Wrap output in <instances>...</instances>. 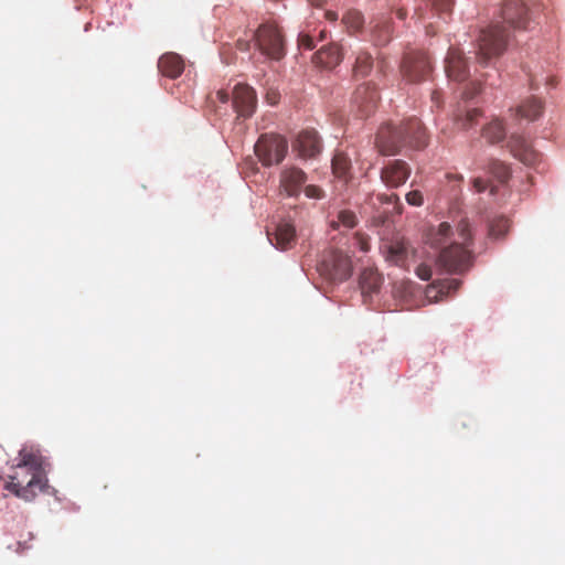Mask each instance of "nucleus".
<instances>
[{
	"instance_id": "f257e3e1",
	"label": "nucleus",
	"mask_w": 565,
	"mask_h": 565,
	"mask_svg": "<svg viewBox=\"0 0 565 565\" xmlns=\"http://www.w3.org/2000/svg\"><path fill=\"white\" fill-rule=\"evenodd\" d=\"M426 243L440 249L437 265L451 274H461L472 265V233L467 220H461L456 228L447 222L433 227L426 234Z\"/></svg>"
},
{
	"instance_id": "f03ea898",
	"label": "nucleus",
	"mask_w": 565,
	"mask_h": 565,
	"mask_svg": "<svg viewBox=\"0 0 565 565\" xmlns=\"http://www.w3.org/2000/svg\"><path fill=\"white\" fill-rule=\"evenodd\" d=\"M8 478L4 487L8 491L26 502L34 500L47 486L44 459L40 451L33 447H23Z\"/></svg>"
},
{
	"instance_id": "7ed1b4c3",
	"label": "nucleus",
	"mask_w": 565,
	"mask_h": 565,
	"mask_svg": "<svg viewBox=\"0 0 565 565\" xmlns=\"http://www.w3.org/2000/svg\"><path fill=\"white\" fill-rule=\"evenodd\" d=\"M426 145V131L417 118H409L398 125L386 122L379 128L375 138V146L383 156H394L405 146L419 149Z\"/></svg>"
},
{
	"instance_id": "20e7f679",
	"label": "nucleus",
	"mask_w": 565,
	"mask_h": 565,
	"mask_svg": "<svg viewBox=\"0 0 565 565\" xmlns=\"http://www.w3.org/2000/svg\"><path fill=\"white\" fill-rule=\"evenodd\" d=\"M509 36L508 29L499 22L481 30L478 38V62L486 65L491 58L500 56L507 47Z\"/></svg>"
},
{
	"instance_id": "39448f33",
	"label": "nucleus",
	"mask_w": 565,
	"mask_h": 565,
	"mask_svg": "<svg viewBox=\"0 0 565 565\" xmlns=\"http://www.w3.org/2000/svg\"><path fill=\"white\" fill-rule=\"evenodd\" d=\"M255 153L259 161L266 166L280 163L288 151L287 140L279 135H262L255 143Z\"/></svg>"
},
{
	"instance_id": "423d86ee",
	"label": "nucleus",
	"mask_w": 565,
	"mask_h": 565,
	"mask_svg": "<svg viewBox=\"0 0 565 565\" xmlns=\"http://www.w3.org/2000/svg\"><path fill=\"white\" fill-rule=\"evenodd\" d=\"M254 38L256 45L263 54L276 61L284 57V38L277 25L273 23H264L259 25Z\"/></svg>"
},
{
	"instance_id": "0eeeda50",
	"label": "nucleus",
	"mask_w": 565,
	"mask_h": 565,
	"mask_svg": "<svg viewBox=\"0 0 565 565\" xmlns=\"http://www.w3.org/2000/svg\"><path fill=\"white\" fill-rule=\"evenodd\" d=\"M319 270L331 281H344L352 275V263L344 253L330 250L320 262Z\"/></svg>"
},
{
	"instance_id": "6e6552de",
	"label": "nucleus",
	"mask_w": 565,
	"mask_h": 565,
	"mask_svg": "<svg viewBox=\"0 0 565 565\" xmlns=\"http://www.w3.org/2000/svg\"><path fill=\"white\" fill-rule=\"evenodd\" d=\"M430 72L431 64L427 53L423 51H413L404 56L402 73L408 82L415 83L426 79Z\"/></svg>"
},
{
	"instance_id": "1a4fd4ad",
	"label": "nucleus",
	"mask_w": 565,
	"mask_h": 565,
	"mask_svg": "<svg viewBox=\"0 0 565 565\" xmlns=\"http://www.w3.org/2000/svg\"><path fill=\"white\" fill-rule=\"evenodd\" d=\"M385 259L396 266L405 267L415 258L416 248L402 236H396L383 245Z\"/></svg>"
},
{
	"instance_id": "9d476101",
	"label": "nucleus",
	"mask_w": 565,
	"mask_h": 565,
	"mask_svg": "<svg viewBox=\"0 0 565 565\" xmlns=\"http://www.w3.org/2000/svg\"><path fill=\"white\" fill-rule=\"evenodd\" d=\"M501 19L514 30H525L529 24L527 8L520 0H507L501 9Z\"/></svg>"
},
{
	"instance_id": "9b49d317",
	"label": "nucleus",
	"mask_w": 565,
	"mask_h": 565,
	"mask_svg": "<svg viewBox=\"0 0 565 565\" xmlns=\"http://www.w3.org/2000/svg\"><path fill=\"white\" fill-rule=\"evenodd\" d=\"M307 181V174L297 167H285L279 175L280 193L290 198H297L303 184Z\"/></svg>"
},
{
	"instance_id": "f8f14e48",
	"label": "nucleus",
	"mask_w": 565,
	"mask_h": 565,
	"mask_svg": "<svg viewBox=\"0 0 565 565\" xmlns=\"http://www.w3.org/2000/svg\"><path fill=\"white\" fill-rule=\"evenodd\" d=\"M257 105L256 92L247 84H237L233 89V107L241 117H250Z\"/></svg>"
},
{
	"instance_id": "ddd939ff",
	"label": "nucleus",
	"mask_w": 565,
	"mask_h": 565,
	"mask_svg": "<svg viewBox=\"0 0 565 565\" xmlns=\"http://www.w3.org/2000/svg\"><path fill=\"white\" fill-rule=\"evenodd\" d=\"M292 149L302 159L316 158L322 150V142L318 132L313 129L300 131L292 142Z\"/></svg>"
},
{
	"instance_id": "4468645a",
	"label": "nucleus",
	"mask_w": 565,
	"mask_h": 565,
	"mask_svg": "<svg viewBox=\"0 0 565 565\" xmlns=\"http://www.w3.org/2000/svg\"><path fill=\"white\" fill-rule=\"evenodd\" d=\"M379 93L374 85L364 83L353 94V104L361 117H367L374 113L379 103Z\"/></svg>"
},
{
	"instance_id": "2eb2a0df",
	"label": "nucleus",
	"mask_w": 565,
	"mask_h": 565,
	"mask_svg": "<svg viewBox=\"0 0 565 565\" xmlns=\"http://www.w3.org/2000/svg\"><path fill=\"white\" fill-rule=\"evenodd\" d=\"M411 167L403 160H391L381 170V180L390 188H398L411 175Z\"/></svg>"
},
{
	"instance_id": "dca6fc26",
	"label": "nucleus",
	"mask_w": 565,
	"mask_h": 565,
	"mask_svg": "<svg viewBox=\"0 0 565 565\" xmlns=\"http://www.w3.org/2000/svg\"><path fill=\"white\" fill-rule=\"evenodd\" d=\"M447 76L456 82H463L468 77L467 61L458 47H450L445 60Z\"/></svg>"
},
{
	"instance_id": "f3484780",
	"label": "nucleus",
	"mask_w": 565,
	"mask_h": 565,
	"mask_svg": "<svg viewBox=\"0 0 565 565\" xmlns=\"http://www.w3.org/2000/svg\"><path fill=\"white\" fill-rule=\"evenodd\" d=\"M509 148L513 157L526 166H534L540 160V154L532 148V145L522 136L512 135L509 140Z\"/></svg>"
},
{
	"instance_id": "a211bd4d",
	"label": "nucleus",
	"mask_w": 565,
	"mask_h": 565,
	"mask_svg": "<svg viewBox=\"0 0 565 565\" xmlns=\"http://www.w3.org/2000/svg\"><path fill=\"white\" fill-rule=\"evenodd\" d=\"M158 68L163 76L177 78L184 71V62L179 54L169 52L159 58Z\"/></svg>"
},
{
	"instance_id": "6ab92c4d",
	"label": "nucleus",
	"mask_w": 565,
	"mask_h": 565,
	"mask_svg": "<svg viewBox=\"0 0 565 565\" xmlns=\"http://www.w3.org/2000/svg\"><path fill=\"white\" fill-rule=\"evenodd\" d=\"M459 279L450 278L431 284L426 289V296L434 301H441L445 297L456 292L460 287Z\"/></svg>"
},
{
	"instance_id": "aec40b11",
	"label": "nucleus",
	"mask_w": 565,
	"mask_h": 565,
	"mask_svg": "<svg viewBox=\"0 0 565 565\" xmlns=\"http://www.w3.org/2000/svg\"><path fill=\"white\" fill-rule=\"evenodd\" d=\"M342 58L341 47L338 44H330L321 47L315 54L313 61L322 67L333 68L341 63Z\"/></svg>"
},
{
	"instance_id": "412c9836",
	"label": "nucleus",
	"mask_w": 565,
	"mask_h": 565,
	"mask_svg": "<svg viewBox=\"0 0 565 565\" xmlns=\"http://www.w3.org/2000/svg\"><path fill=\"white\" fill-rule=\"evenodd\" d=\"M269 241L281 250L291 248L296 241L294 225L289 222H280L276 226L274 238H269Z\"/></svg>"
},
{
	"instance_id": "4be33fe9",
	"label": "nucleus",
	"mask_w": 565,
	"mask_h": 565,
	"mask_svg": "<svg viewBox=\"0 0 565 565\" xmlns=\"http://www.w3.org/2000/svg\"><path fill=\"white\" fill-rule=\"evenodd\" d=\"M543 113V104L537 97H529L524 99L516 108L515 115L527 120L537 119Z\"/></svg>"
},
{
	"instance_id": "5701e85b",
	"label": "nucleus",
	"mask_w": 565,
	"mask_h": 565,
	"mask_svg": "<svg viewBox=\"0 0 565 565\" xmlns=\"http://www.w3.org/2000/svg\"><path fill=\"white\" fill-rule=\"evenodd\" d=\"M382 285L381 274L372 268H366L361 273L360 287L363 295L377 292Z\"/></svg>"
},
{
	"instance_id": "b1692460",
	"label": "nucleus",
	"mask_w": 565,
	"mask_h": 565,
	"mask_svg": "<svg viewBox=\"0 0 565 565\" xmlns=\"http://www.w3.org/2000/svg\"><path fill=\"white\" fill-rule=\"evenodd\" d=\"M482 136L490 143H497L502 141L505 137V128L502 121L499 119H494L491 122H489L487 126L483 127Z\"/></svg>"
},
{
	"instance_id": "393cba45",
	"label": "nucleus",
	"mask_w": 565,
	"mask_h": 565,
	"mask_svg": "<svg viewBox=\"0 0 565 565\" xmlns=\"http://www.w3.org/2000/svg\"><path fill=\"white\" fill-rule=\"evenodd\" d=\"M373 68V57L370 53L361 51L358 53L353 66V74L355 77L367 76Z\"/></svg>"
},
{
	"instance_id": "a878e982",
	"label": "nucleus",
	"mask_w": 565,
	"mask_h": 565,
	"mask_svg": "<svg viewBox=\"0 0 565 565\" xmlns=\"http://www.w3.org/2000/svg\"><path fill=\"white\" fill-rule=\"evenodd\" d=\"M375 45H384L391 40V24L387 21L375 23L371 28V39Z\"/></svg>"
},
{
	"instance_id": "bb28decb",
	"label": "nucleus",
	"mask_w": 565,
	"mask_h": 565,
	"mask_svg": "<svg viewBox=\"0 0 565 565\" xmlns=\"http://www.w3.org/2000/svg\"><path fill=\"white\" fill-rule=\"evenodd\" d=\"M342 23L350 34L360 32L364 24V18L358 10H349L342 18Z\"/></svg>"
},
{
	"instance_id": "cd10ccee",
	"label": "nucleus",
	"mask_w": 565,
	"mask_h": 565,
	"mask_svg": "<svg viewBox=\"0 0 565 565\" xmlns=\"http://www.w3.org/2000/svg\"><path fill=\"white\" fill-rule=\"evenodd\" d=\"M351 169L350 158L342 152L334 154L332 159V170L338 178L347 179Z\"/></svg>"
},
{
	"instance_id": "c85d7f7f",
	"label": "nucleus",
	"mask_w": 565,
	"mask_h": 565,
	"mask_svg": "<svg viewBox=\"0 0 565 565\" xmlns=\"http://www.w3.org/2000/svg\"><path fill=\"white\" fill-rule=\"evenodd\" d=\"M482 113L478 108L466 109L465 114L458 113L456 115V122L462 129H468L478 122Z\"/></svg>"
},
{
	"instance_id": "c756f323",
	"label": "nucleus",
	"mask_w": 565,
	"mask_h": 565,
	"mask_svg": "<svg viewBox=\"0 0 565 565\" xmlns=\"http://www.w3.org/2000/svg\"><path fill=\"white\" fill-rule=\"evenodd\" d=\"M510 228V221L504 216H497L489 223V236L491 238L503 237Z\"/></svg>"
},
{
	"instance_id": "7c9ffc66",
	"label": "nucleus",
	"mask_w": 565,
	"mask_h": 565,
	"mask_svg": "<svg viewBox=\"0 0 565 565\" xmlns=\"http://www.w3.org/2000/svg\"><path fill=\"white\" fill-rule=\"evenodd\" d=\"M489 171L501 183H505L510 178V168L499 160L493 159L489 162Z\"/></svg>"
},
{
	"instance_id": "2f4dec72",
	"label": "nucleus",
	"mask_w": 565,
	"mask_h": 565,
	"mask_svg": "<svg viewBox=\"0 0 565 565\" xmlns=\"http://www.w3.org/2000/svg\"><path fill=\"white\" fill-rule=\"evenodd\" d=\"M340 224L347 228H353L358 224L356 215L349 210L340 211L338 222H333V227H338Z\"/></svg>"
},
{
	"instance_id": "473e14b6",
	"label": "nucleus",
	"mask_w": 565,
	"mask_h": 565,
	"mask_svg": "<svg viewBox=\"0 0 565 565\" xmlns=\"http://www.w3.org/2000/svg\"><path fill=\"white\" fill-rule=\"evenodd\" d=\"M406 202L413 206H422L424 204V196L420 191L413 190L406 193Z\"/></svg>"
},
{
	"instance_id": "72a5a7b5",
	"label": "nucleus",
	"mask_w": 565,
	"mask_h": 565,
	"mask_svg": "<svg viewBox=\"0 0 565 565\" xmlns=\"http://www.w3.org/2000/svg\"><path fill=\"white\" fill-rule=\"evenodd\" d=\"M480 90H481V86L479 83H477V82L470 83L462 92V98L465 100L472 99L480 93Z\"/></svg>"
},
{
	"instance_id": "f704fd0d",
	"label": "nucleus",
	"mask_w": 565,
	"mask_h": 565,
	"mask_svg": "<svg viewBox=\"0 0 565 565\" xmlns=\"http://www.w3.org/2000/svg\"><path fill=\"white\" fill-rule=\"evenodd\" d=\"M305 194L309 199H322L323 198V190L319 188L318 185L309 184L305 186L303 189Z\"/></svg>"
},
{
	"instance_id": "c9c22d12",
	"label": "nucleus",
	"mask_w": 565,
	"mask_h": 565,
	"mask_svg": "<svg viewBox=\"0 0 565 565\" xmlns=\"http://www.w3.org/2000/svg\"><path fill=\"white\" fill-rule=\"evenodd\" d=\"M431 7L439 12H448L451 9L452 0H429Z\"/></svg>"
},
{
	"instance_id": "e433bc0d",
	"label": "nucleus",
	"mask_w": 565,
	"mask_h": 565,
	"mask_svg": "<svg viewBox=\"0 0 565 565\" xmlns=\"http://www.w3.org/2000/svg\"><path fill=\"white\" fill-rule=\"evenodd\" d=\"M381 201L386 203H393L395 205L396 213H402V203L399 202V198L397 194H390V195H380L379 196Z\"/></svg>"
},
{
	"instance_id": "4c0bfd02",
	"label": "nucleus",
	"mask_w": 565,
	"mask_h": 565,
	"mask_svg": "<svg viewBox=\"0 0 565 565\" xmlns=\"http://www.w3.org/2000/svg\"><path fill=\"white\" fill-rule=\"evenodd\" d=\"M298 44L300 47H302L305 50H312L315 47L312 38L305 32H301L299 34Z\"/></svg>"
},
{
	"instance_id": "58836bf2",
	"label": "nucleus",
	"mask_w": 565,
	"mask_h": 565,
	"mask_svg": "<svg viewBox=\"0 0 565 565\" xmlns=\"http://www.w3.org/2000/svg\"><path fill=\"white\" fill-rule=\"evenodd\" d=\"M416 275L422 280H429L431 278V268L426 264H420L416 268Z\"/></svg>"
},
{
	"instance_id": "ea45409f",
	"label": "nucleus",
	"mask_w": 565,
	"mask_h": 565,
	"mask_svg": "<svg viewBox=\"0 0 565 565\" xmlns=\"http://www.w3.org/2000/svg\"><path fill=\"white\" fill-rule=\"evenodd\" d=\"M472 186L476 192L481 193L486 191V189L488 188V183L481 178H475L472 181Z\"/></svg>"
},
{
	"instance_id": "a19ab883",
	"label": "nucleus",
	"mask_w": 565,
	"mask_h": 565,
	"mask_svg": "<svg viewBox=\"0 0 565 565\" xmlns=\"http://www.w3.org/2000/svg\"><path fill=\"white\" fill-rule=\"evenodd\" d=\"M216 98L217 100H220L221 103H227L230 100V95L227 92L223 90V89H220L216 92Z\"/></svg>"
},
{
	"instance_id": "79ce46f5",
	"label": "nucleus",
	"mask_w": 565,
	"mask_h": 565,
	"mask_svg": "<svg viewBox=\"0 0 565 565\" xmlns=\"http://www.w3.org/2000/svg\"><path fill=\"white\" fill-rule=\"evenodd\" d=\"M236 45L241 51H248L250 43L248 41L238 40Z\"/></svg>"
},
{
	"instance_id": "37998d69",
	"label": "nucleus",
	"mask_w": 565,
	"mask_h": 565,
	"mask_svg": "<svg viewBox=\"0 0 565 565\" xmlns=\"http://www.w3.org/2000/svg\"><path fill=\"white\" fill-rule=\"evenodd\" d=\"M324 17L327 20H329L331 22H334L338 20V14L334 11H329V10L326 11Z\"/></svg>"
},
{
	"instance_id": "c03bdc74",
	"label": "nucleus",
	"mask_w": 565,
	"mask_h": 565,
	"mask_svg": "<svg viewBox=\"0 0 565 565\" xmlns=\"http://www.w3.org/2000/svg\"><path fill=\"white\" fill-rule=\"evenodd\" d=\"M359 244H360V248L363 250V252H367L369 248H370V245H369V242L365 239V238H360L359 239Z\"/></svg>"
},
{
	"instance_id": "a18cd8bd",
	"label": "nucleus",
	"mask_w": 565,
	"mask_h": 565,
	"mask_svg": "<svg viewBox=\"0 0 565 565\" xmlns=\"http://www.w3.org/2000/svg\"><path fill=\"white\" fill-rule=\"evenodd\" d=\"M267 100L271 104V105H275L277 103V94L276 93H268L267 94Z\"/></svg>"
},
{
	"instance_id": "49530a36",
	"label": "nucleus",
	"mask_w": 565,
	"mask_h": 565,
	"mask_svg": "<svg viewBox=\"0 0 565 565\" xmlns=\"http://www.w3.org/2000/svg\"><path fill=\"white\" fill-rule=\"evenodd\" d=\"M308 1L312 7H316V8H321L326 2V0H308Z\"/></svg>"
},
{
	"instance_id": "de8ad7c7",
	"label": "nucleus",
	"mask_w": 565,
	"mask_h": 565,
	"mask_svg": "<svg viewBox=\"0 0 565 565\" xmlns=\"http://www.w3.org/2000/svg\"><path fill=\"white\" fill-rule=\"evenodd\" d=\"M431 99H433L434 103H436L438 105V103H439V93L437 90L433 92Z\"/></svg>"
},
{
	"instance_id": "09e8293b",
	"label": "nucleus",
	"mask_w": 565,
	"mask_h": 565,
	"mask_svg": "<svg viewBox=\"0 0 565 565\" xmlns=\"http://www.w3.org/2000/svg\"><path fill=\"white\" fill-rule=\"evenodd\" d=\"M397 17H398L399 19H404V18L406 17V12H405L403 9H399V10L397 11Z\"/></svg>"
},
{
	"instance_id": "8fccbe9b",
	"label": "nucleus",
	"mask_w": 565,
	"mask_h": 565,
	"mask_svg": "<svg viewBox=\"0 0 565 565\" xmlns=\"http://www.w3.org/2000/svg\"><path fill=\"white\" fill-rule=\"evenodd\" d=\"M447 178H448V179H455V180H458V181H461V180H462V177H461V175L447 174Z\"/></svg>"
},
{
	"instance_id": "3c124183",
	"label": "nucleus",
	"mask_w": 565,
	"mask_h": 565,
	"mask_svg": "<svg viewBox=\"0 0 565 565\" xmlns=\"http://www.w3.org/2000/svg\"><path fill=\"white\" fill-rule=\"evenodd\" d=\"M415 14H417V15H418V18H422V14L418 12V10H417V9H416V11H415Z\"/></svg>"
}]
</instances>
